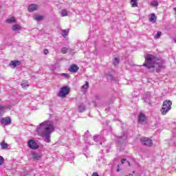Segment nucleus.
Here are the masks:
<instances>
[{"label":"nucleus","instance_id":"6","mask_svg":"<svg viewBox=\"0 0 176 176\" xmlns=\"http://www.w3.org/2000/svg\"><path fill=\"white\" fill-rule=\"evenodd\" d=\"M138 122L140 124H145L146 123V116H145V114L140 113L138 115Z\"/></svg>","mask_w":176,"mask_h":176},{"label":"nucleus","instance_id":"7","mask_svg":"<svg viewBox=\"0 0 176 176\" xmlns=\"http://www.w3.org/2000/svg\"><path fill=\"white\" fill-rule=\"evenodd\" d=\"M28 145L30 149H38V148H39V146L36 144V142L32 140L28 141Z\"/></svg>","mask_w":176,"mask_h":176},{"label":"nucleus","instance_id":"1","mask_svg":"<svg viewBox=\"0 0 176 176\" xmlns=\"http://www.w3.org/2000/svg\"><path fill=\"white\" fill-rule=\"evenodd\" d=\"M54 131V126L53 122L50 121H45L40 124L36 128V133L39 137L43 138L45 142H50V135Z\"/></svg>","mask_w":176,"mask_h":176},{"label":"nucleus","instance_id":"36","mask_svg":"<svg viewBox=\"0 0 176 176\" xmlns=\"http://www.w3.org/2000/svg\"><path fill=\"white\" fill-rule=\"evenodd\" d=\"M128 164L129 166H131V164H130V162H128Z\"/></svg>","mask_w":176,"mask_h":176},{"label":"nucleus","instance_id":"21","mask_svg":"<svg viewBox=\"0 0 176 176\" xmlns=\"http://www.w3.org/2000/svg\"><path fill=\"white\" fill-rule=\"evenodd\" d=\"M6 21L8 24H12V23H14V21H16V19H14V17L12 16L11 18L8 19Z\"/></svg>","mask_w":176,"mask_h":176},{"label":"nucleus","instance_id":"17","mask_svg":"<svg viewBox=\"0 0 176 176\" xmlns=\"http://www.w3.org/2000/svg\"><path fill=\"white\" fill-rule=\"evenodd\" d=\"M32 155L34 160H39V159H41V155H39V154H38L37 153H32Z\"/></svg>","mask_w":176,"mask_h":176},{"label":"nucleus","instance_id":"20","mask_svg":"<svg viewBox=\"0 0 176 176\" xmlns=\"http://www.w3.org/2000/svg\"><path fill=\"white\" fill-rule=\"evenodd\" d=\"M1 149H6L9 146V144L8 143L5 142V141H3L1 143Z\"/></svg>","mask_w":176,"mask_h":176},{"label":"nucleus","instance_id":"16","mask_svg":"<svg viewBox=\"0 0 176 176\" xmlns=\"http://www.w3.org/2000/svg\"><path fill=\"white\" fill-rule=\"evenodd\" d=\"M86 111V106H85L83 104H81L78 106V111L82 113L85 112Z\"/></svg>","mask_w":176,"mask_h":176},{"label":"nucleus","instance_id":"33","mask_svg":"<svg viewBox=\"0 0 176 176\" xmlns=\"http://www.w3.org/2000/svg\"><path fill=\"white\" fill-rule=\"evenodd\" d=\"M124 162H126V159H122V160H121L122 164H124Z\"/></svg>","mask_w":176,"mask_h":176},{"label":"nucleus","instance_id":"2","mask_svg":"<svg viewBox=\"0 0 176 176\" xmlns=\"http://www.w3.org/2000/svg\"><path fill=\"white\" fill-rule=\"evenodd\" d=\"M166 61L162 58H157L152 54H148L145 57V62L143 64V67H146L150 70V72H153L156 68V65L158 68H166Z\"/></svg>","mask_w":176,"mask_h":176},{"label":"nucleus","instance_id":"37","mask_svg":"<svg viewBox=\"0 0 176 176\" xmlns=\"http://www.w3.org/2000/svg\"><path fill=\"white\" fill-rule=\"evenodd\" d=\"M100 145H102V142H100Z\"/></svg>","mask_w":176,"mask_h":176},{"label":"nucleus","instance_id":"15","mask_svg":"<svg viewBox=\"0 0 176 176\" xmlns=\"http://www.w3.org/2000/svg\"><path fill=\"white\" fill-rule=\"evenodd\" d=\"M6 111V107L0 104V116H2Z\"/></svg>","mask_w":176,"mask_h":176},{"label":"nucleus","instance_id":"23","mask_svg":"<svg viewBox=\"0 0 176 176\" xmlns=\"http://www.w3.org/2000/svg\"><path fill=\"white\" fill-rule=\"evenodd\" d=\"M151 6H154V8H157L159 6V3L157 1H153L151 3Z\"/></svg>","mask_w":176,"mask_h":176},{"label":"nucleus","instance_id":"22","mask_svg":"<svg viewBox=\"0 0 176 176\" xmlns=\"http://www.w3.org/2000/svg\"><path fill=\"white\" fill-rule=\"evenodd\" d=\"M19 30H21V27L19 25H14L12 26L13 31H19Z\"/></svg>","mask_w":176,"mask_h":176},{"label":"nucleus","instance_id":"10","mask_svg":"<svg viewBox=\"0 0 176 176\" xmlns=\"http://www.w3.org/2000/svg\"><path fill=\"white\" fill-rule=\"evenodd\" d=\"M1 123L6 125L10 124V123H12V120L10 119V117L3 118L1 119Z\"/></svg>","mask_w":176,"mask_h":176},{"label":"nucleus","instance_id":"13","mask_svg":"<svg viewBox=\"0 0 176 176\" xmlns=\"http://www.w3.org/2000/svg\"><path fill=\"white\" fill-rule=\"evenodd\" d=\"M34 20H35L36 21H42V20H43V19H45V16H42V15H34L33 16Z\"/></svg>","mask_w":176,"mask_h":176},{"label":"nucleus","instance_id":"18","mask_svg":"<svg viewBox=\"0 0 176 176\" xmlns=\"http://www.w3.org/2000/svg\"><path fill=\"white\" fill-rule=\"evenodd\" d=\"M68 34H69V30H62V35L64 38H66V36H68Z\"/></svg>","mask_w":176,"mask_h":176},{"label":"nucleus","instance_id":"35","mask_svg":"<svg viewBox=\"0 0 176 176\" xmlns=\"http://www.w3.org/2000/svg\"><path fill=\"white\" fill-rule=\"evenodd\" d=\"M173 41L176 43V37L173 38Z\"/></svg>","mask_w":176,"mask_h":176},{"label":"nucleus","instance_id":"14","mask_svg":"<svg viewBox=\"0 0 176 176\" xmlns=\"http://www.w3.org/2000/svg\"><path fill=\"white\" fill-rule=\"evenodd\" d=\"M132 8H138V0H131Z\"/></svg>","mask_w":176,"mask_h":176},{"label":"nucleus","instance_id":"27","mask_svg":"<svg viewBox=\"0 0 176 176\" xmlns=\"http://www.w3.org/2000/svg\"><path fill=\"white\" fill-rule=\"evenodd\" d=\"M60 76H63V77L65 78L66 79H68V78H71V76H69V74H65V73L61 74H60Z\"/></svg>","mask_w":176,"mask_h":176},{"label":"nucleus","instance_id":"5","mask_svg":"<svg viewBox=\"0 0 176 176\" xmlns=\"http://www.w3.org/2000/svg\"><path fill=\"white\" fill-rule=\"evenodd\" d=\"M140 142L142 145H145L146 146H151L153 144L152 140L148 138H142L140 139Z\"/></svg>","mask_w":176,"mask_h":176},{"label":"nucleus","instance_id":"38","mask_svg":"<svg viewBox=\"0 0 176 176\" xmlns=\"http://www.w3.org/2000/svg\"><path fill=\"white\" fill-rule=\"evenodd\" d=\"M24 176H29V175H25Z\"/></svg>","mask_w":176,"mask_h":176},{"label":"nucleus","instance_id":"9","mask_svg":"<svg viewBox=\"0 0 176 176\" xmlns=\"http://www.w3.org/2000/svg\"><path fill=\"white\" fill-rule=\"evenodd\" d=\"M38 5L35 3H32L28 6V12H35V10H38Z\"/></svg>","mask_w":176,"mask_h":176},{"label":"nucleus","instance_id":"29","mask_svg":"<svg viewBox=\"0 0 176 176\" xmlns=\"http://www.w3.org/2000/svg\"><path fill=\"white\" fill-rule=\"evenodd\" d=\"M21 86L23 89H27V87H28L30 85H28V82H23L21 84Z\"/></svg>","mask_w":176,"mask_h":176},{"label":"nucleus","instance_id":"12","mask_svg":"<svg viewBox=\"0 0 176 176\" xmlns=\"http://www.w3.org/2000/svg\"><path fill=\"white\" fill-rule=\"evenodd\" d=\"M148 17H149V21H151V23H156V20L157 19V17L154 13L150 14Z\"/></svg>","mask_w":176,"mask_h":176},{"label":"nucleus","instance_id":"8","mask_svg":"<svg viewBox=\"0 0 176 176\" xmlns=\"http://www.w3.org/2000/svg\"><path fill=\"white\" fill-rule=\"evenodd\" d=\"M69 72L75 74L79 71V66L75 64L72 65L69 68Z\"/></svg>","mask_w":176,"mask_h":176},{"label":"nucleus","instance_id":"24","mask_svg":"<svg viewBox=\"0 0 176 176\" xmlns=\"http://www.w3.org/2000/svg\"><path fill=\"white\" fill-rule=\"evenodd\" d=\"M162 36V32H157V34L154 36L155 39H159Z\"/></svg>","mask_w":176,"mask_h":176},{"label":"nucleus","instance_id":"19","mask_svg":"<svg viewBox=\"0 0 176 176\" xmlns=\"http://www.w3.org/2000/svg\"><path fill=\"white\" fill-rule=\"evenodd\" d=\"M60 16L62 17H65V16H68V11L65 9L62 10L60 12Z\"/></svg>","mask_w":176,"mask_h":176},{"label":"nucleus","instance_id":"28","mask_svg":"<svg viewBox=\"0 0 176 176\" xmlns=\"http://www.w3.org/2000/svg\"><path fill=\"white\" fill-rule=\"evenodd\" d=\"M100 138H101V136H100V135H95V136H94V140L96 142H98V140H100Z\"/></svg>","mask_w":176,"mask_h":176},{"label":"nucleus","instance_id":"25","mask_svg":"<svg viewBox=\"0 0 176 176\" xmlns=\"http://www.w3.org/2000/svg\"><path fill=\"white\" fill-rule=\"evenodd\" d=\"M82 89H85V90H87L89 89V82L87 81L85 82V85H82Z\"/></svg>","mask_w":176,"mask_h":176},{"label":"nucleus","instance_id":"31","mask_svg":"<svg viewBox=\"0 0 176 176\" xmlns=\"http://www.w3.org/2000/svg\"><path fill=\"white\" fill-rule=\"evenodd\" d=\"M3 163V157L0 156V166Z\"/></svg>","mask_w":176,"mask_h":176},{"label":"nucleus","instance_id":"32","mask_svg":"<svg viewBox=\"0 0 176 176\" xmlns=\"http://www.w3.org/2000/svg\"><path fill=\"white\" fill-rule=\"evenodd\" d=\"M43 53L44 54H49V50L47 49H45Z\"/></svg>","mask_w":176,"mask_h":176},{"label":"nucleus","instance_id":"26","mask_svg":"<svg viewBox=\"0 0 176 176\" xmlns=\"http://www.w3.org/2000/svg\"><path fill=\"white\" fill-rule=\"evenodd\" d=\"M61 53H63V54H67V52H68V48L67 47H63L60 50Z\"/></svg>","mask_w":176,"mask_h":176},{"label":"nucleus","instance_id":"30","mask_svg":"<svg viewBox=\"0 0 176 176\" xmlns=\"http://www.w3.org/2000/svg\"><path fill=\"white\" fill-rule=\"evenodd\" d=\"M119 64V58H115L113 60V65H118Z\"/></svg>","mask_w":176,"mask_h":176},{"label":"nucleus","instance_id":"4","mask_svg":"<svg viewBox=\"0 0 176 176\" xmlns=\"http://www.w3.org/2000/svg\"><path fill=\"white\" fill-rule=\"evenodd\" d=\"M69 94V87L65 86L60 89L58 96L61 98H65V97H67V96H68Z\"/></svg>","mask_w":176,"mask_h":176},{"label":"nucleus","instance_id":"3","mask_svg":"<svg viewBox=\"0 0 176 176\" xmlns=\"http://www.w3.org/2000/svg\"><path fill=\"white\" fill-rule=\"evenodd\" d=\"M171 105L173 102L170 100H165L163 102L162 107L161 109L162 115H166L168 113V111L171 110Z\"/></svg>","mask_w":176,"mask_h":176},{"label":"nucleus","instance_id":"11","mask_svg":"<svg viewBox=\"0 0 176 176\" xmlns=\"http://www.w3.org/2000/svg\"><path fill=\"white\" fill-rule=\"evenodd\" d=\"M20 64H21V62L19 60H13L10 62V67H11V68H16V67L20 65Z\"/></svg>","mask_w":176,"mask_h":176},{"label":"nucleus","instance_id":"34","mask_svg":"<svg viewBox=\"0 0 176 176\" xmlns=\"http://www.w3.org/2000/svg\"><path fill=\"white\" fill-rule=\"evenodd\" d=\"M118 168L117 169V171L119 172L120 170L119 169V165H118Z\"/></svg>","mask_w":176,"mask_h":176}]
</instances>
